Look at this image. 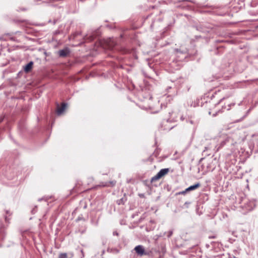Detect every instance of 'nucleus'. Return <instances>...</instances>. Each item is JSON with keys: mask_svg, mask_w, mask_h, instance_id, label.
Segmentation results:
<instances>
[{"mask_svg": "<svg viewBox=\"0 0 258 258\" xmlns=\"http://www.w3.org/2000/svg\"><path fill=\"white\" fill-rule=\"evenodd\" d=\"M32 66L33 62L30 61L25 67L24 71L27 73L29 72L32 69Z\"/></svg>", "mask_w": 258, "mask_h": 258, "instance_id": "nucleus-7", "label": "nucleus"}, {"mask_svg": "<svg viewBox=\"0 0 258 258\" xmlns=\"http://www.w3.org/2000/svg\"><path fill=\"white\" fill-rule=\"evenodd\" d=\"M74 255L72 253L69 254L67 253H62L59 255L58 258H72Z\"/></svg>", "mask_w": 258, "mask_h": 258, "instance_id": "nucleus-6", "label": "nucleus"}, {"mask_svg": "<svg viewBox=\"0 0 258 258\" xmlns=\"http://www.w3.org/2000/svg\"><path fill=\"white\" fill-rule=\"evenodd\" d=\"M70 53V50L66 48L58 51V54L60 56L64 57L67 56Z\"/></svg>", "mask_w": 258, "mask_h": 258, "instance_id": "nucleus-4", "label": "nucleus"}, {"mask_svg": "<svg viewBox=\"0 0 258 258\" xmlns=\"http://www.w3.org/2000/svg\"><path fill=\"white\" fill-rule=\"evenodd\" d=\"M66 108H67V104H66L64 103H62V104L60 106H59L58 105H57V110H56L57 114L58 115H61L62 114H63V113L65 111Z\"/></svg>", "mask_w": 258, "mask_h": 258, "instance_id": "nucleus-3", "label": "nucleus"}, {"mask_svg": "<svg viewBox=\"0 0 258 258\" xmlns=\"http://www.w3.org/2000/svg\"><path fill=\"white\" fill-rule=\"evenodd\" d=\"M115 183V182H114V181H112V182H111V184H112L113 185H114Z\"/></svg>", "mask_w": 258, "mask_h": 258, "instance_id": "nucleus-8", "label": "nucleus"}, {"mask_svg": "<svg viewBox=\"0 0 258 258\" xmlns=\"http://www.w3.org/2000/svg\"><path fill=\"white\" fill-rule=\"evenodd\" d=\"M169 172L168 168L161 169L155 176L152 177V181H156L161 178L163 176L167 174Z\"/></svg>", "mask_w": 258, "mask_h": 258, "instance_id": "nucleus-1", "label": "nucleus"}, {"mask_svg": "<svg viewBox=\"0 0 258 258\" xmlns=\"http://www.w3.org/2000/svg\"><path fill=\"white\" fill-rule=\"evenodd\" d=\"M134 249L136 252L140 256L147 254L145 251V249L142 245H138L135 247Z\"/></svg>", "mask_w": 258, "mask_h": 258, "instance_id": "nucleus-2", "label": "nucleus"}, {"mask_svg": "<svg viewBox=\"0 0 258 258\" xmlns=\"http://www.w3.org/2000/svg\"><path fill=\"white\" fill-rule=\"evenodd\" d=\"M200 184L199 183H198L197 184H195V185H191V186H190L189 187H188V188H187L185 191H183L182 193V194H184L187 191H190V190H194L197 188H198L199 187H200Z\"/></svg>", "mask_w": 258, "mask_h": 258, "instance_id": "nucleus-5", "label": "nucleus"}]
</instances>
